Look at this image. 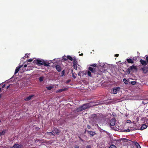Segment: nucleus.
I'll use <instances>...</instances> for the list:
<instances>
[{
  "instance_id": "f257e3e1",
  "label": "nucleus",
  "mask_w": 148,
  "mask_h": 148,
  "mask_svg": "<svg viewBox=\"0 0 148 148\" xmlns=\"http://www.w3.org/2000/svg\"><path fill=\"white\" fill-rule=\"evenodd\" d=\"M103 116V115L102 114H92L91 115L90 118L93 121H96L98 120V116Z\"/></svg>"
},
{
  "instance_id": "ddd939ff",
  "label": "nucleus",
  "mask_w": 148,
  "mask_h": 148,
  "mask_svg": "<svg viewBox=\"0 0 148 148\" xmlns=\"http://www.w3.org/2000/svg\"><path fill=\"white\" fill-rule=\"evenodd\" d=\"M127 62L128 63H131L132 64H133L134 63V62L133 60L132 59L130 58H128L126 60Z\"/></svg>"
},
{
  "instance_id": "6e6552de",
  "label": "nucleus",
  "mask_w": 148,
  "mask_h": 148,
  "mask_svg": "<svg viewBox=\"0 0 148 148\" xmlns=\"http://www.w3.org/2000/svg\"><path fill=\"white\" fill-rule=\"evenodd\" d=\"M143 72L145 73H146L148 72V67L145 66L142 68Z\"/></svg>"
},
{
  "instance_id": "423d86ee",
  "label": "nucleus",
  "mask_w": 148,
  "mask_h": 148,
  "mask_svg": "<svg viewBox=\"0 0 148 148\" xmlns=\"http://www.w3.org/2000/svg\"><path fill=\"white\" fill-rule=\"evenodd\" d=\"M115 124V119H112L110 121V124L111 126H114Z\"/></svg>"
},
{
  "instance_id": "f8f14e48",
  "label": "nucleus",
  "mask_w": 148,
  "mask_h": 148,
  "mask_svg": "<svg viewBox=\"0 0 148 148\" xmlns=\"http://www.w3.org/2000/svg\"><path fill=\"white\" fill-rule=\"evenodd\" d=\"M140 62L143 66H145L147 65V62L143 60L140 59Z\"/></svg>"
},
{
  "instance_id": "f3484780",
  "label": "nucleus",
  "mask_w": 148,
  "mask_h": 148,
  "mask_svg": "<svg viewBox=\"0 0 148 148\" xmlns=\"http://www.w3.org/2000/svg\"><path fill=\"white\" fill-rule=\"evenodd\" d=\"M22 67V66H19L16 67L15 72L14 73V75L16 74L19 71L20 69Z\"/></svg>"
},
{
  "instance_id": "c9c22d12",
  "label": "nucleus",
  "mask_w": 148,
  "mask_h": 148,
  "mask_svg": "<svg viewBox=\"0 0 148 148\" xmlns=\"http://www.w3.org/2000/svg\"><path fill=\"white\" fill-rule=\"evenodd\" d=\"M30 54V53H26V54H25V57L27 58H29V55Z\"/></svg>"
},
{
  "instance_id": "2f4dec72",
  "label": "nucleus",
  "mask_w": 148,
  "mask_h": 148,
  "mask_svg": "<svg viewBox=\"0 0 148 148\" xmlns=\"http://www.w3.org/2000/svg\"><path fill=\"white\" fill-rule=\"evenodd\" d=\"M109 148H116V146H115L114 145H111Z\"/></svg>"
},
{
  "instance_id": "72a5a7b5",
  "label": "nucleus",
  "mask_w": 148,
  "mask_h": 148,
  "mask_svg": "<svg viewBox=\"0 0 148 148\" xmlns=\"http://www.w3.org/2000/svg\"><path fill=\"white\" fill-rule=\"evenodd\" d=\"M53 88V87L51 86H49L48 87H47V88L48 90H51Z\"/></svg>"
},
{
  "instance_id": "f03ea898",
  "label": "nucleus",
  "mask_w": 148,
  "mask_h": 148,
  "mask_svg": "<svg viewBox=\"0 0 148 148\" xmlns=\"http://www.w3.org/2000/svg\"><path fill=\"white\" fill-rule=\"evenodd\" d=\"M120 89V88L119 87H115L112 89L111 91L112 93L116 94L118 91H119Z\"/></svg>"
},
{
  "instance_id": "58836bf2",
  "label": "nucleus",
  "mask_w": 148,
  "mask_h": 148,
  "mask_svg": "<svg viewBox=\"0 0 148 148\" xmlns=\"http://www.w3.org/2000/svg\"><path fill=\"white\" fill-rule=\"evenodd\" d=\"M131 83L132 84L134 85L136 84V82L134 81H132L131 82Z\"/></svg>"
},
{
  "instance_id": "dca6fc26",
  "label": "nucleus",
  "mask_w": 148,
  "mask_h": 148,
  "mask_svg": "<svg viewBox=\"0 0 148 148\" xmlns=\"http://www.w3.org/2000/svg\"><path fill=\"white\" fill-rule=\"evenodd\" d=\"M130 69L131 71H133L134 70H137V68L136 66L133 65L131 66H130Z\"/></svg>"
},
{
  "instance_id": "2eb2a0df",
  "label": "nucleus",
  "mask_w": 148,
  "mask_h": 148,
  "mask_svg": "<svg viewBox=\"0 0 148 148\" xmlns=\"http://www.w3.org/2000/svg\"><path fill=\"white\" fill-rule=\"evenodd\" d=\"M88 69L92 73H95L96 72V70L95 69L89 67Z\"/></svg>"
},
{
  "instance_id": "9d476101",
  "label": "nucleus",
  "mask_w": 148,
  "mask_h": 148,
  "mask_svg": "<svg viewBox=\"0 0 148 148\" xmlns=\"http://www.w3.org/2000/svg\"><path fill=\"white\" fill-rule=\"evenodd\" d=\"M44 61L43 60H40L37 59L36 60V63L38 64L43 65V63Z\"/></svg>"
},
{
  "instance_id": "3c124183",
  "label": "nucleus",
  "mask_w": 148,
  "mask_h": 148,
  "mask_svg": "<svg viewBox=\"0 0 148 148\" xmlns=\"http://www.w3.org/2000/svg\"><path fill=\"white\" fill-rule=\"evenodd\" d=\"M5 84H4L2 86V88H4L5 87Z\"/></svg>"
},
{
  "instance_id": "a878e982",
  "label": "nucleus",
  "mask_w": 148,
  "mask_h": 148,
  "mask_svg": "<svg viewBox=\"0 0 148 148\" xmlns=\"http://www.w3.org/2000/svg\"><path fill=\"white\" fill-rule=\"evenodd\" d=\"M61 77L64 76L65 75V70H63L62 71L61 73Z\"/></svg>"
},
{
  "instance_id": "7c9ffc66",
  "label": "nucleus",
  "mask_w": 148,
  "mask_h": 148,
  "mask_svg": "<svg viewBox=\"0 0 148 148\" xmlns=\"http://www.w3.org/2000/svg\"><path fill=\"white\" fill-rule=\"evenodd\" d=\"M43 79H44V77L42 76V77H40L39 78V81L40 82H41L42 81H43Z\"/></svg>"
},
{
  "instance_id": "1a4fd4ad",
  "label": "nucleus",
  "mask_w": 148,
  "mask_h": 148,
  "mask_svg": "<svg viewBox=\"0 0 148 148\" xmlns=\"http://www.w3.org/2000/svg\"><path fill=\"white\" fill-rule=\"evenodd\" d=\"M34 96V95H31L29 97H27L25 99V100L26 101H29L31 100L32 97Z\"/></svg>"
},
{
  "instance_id": "4be33fe9",
  "label": "nucleus",
  "mask_w": 148,
  "mask_h": 148,
  "mask_svg": "<svg viewBox=\"0 0 148 148\" xmlns=\"http://www.w3.org/2000/svg\"><path fill=\"white\" fill-rule=\"evenodd\" d=\"M83 109H82V107L81 106L78 108L76 110V112H80L82 110H83Z\"/></svg>"
},
{
  "instance_id": "8fccbe9b",
  "label": "nucleus",
  "mask_w": 148,
  "mask_h": 148,
  "mask_svg": "<svg viewBox=\"0 0 148 148\" xmlns=\"http://www.w3.org/2000/svg\"><path fill=\"white\" fill-rule=\"evenodd\" d=\"M130 127V128H131V129H130V130H133V129L134 128L132 127Z\"/></svg>"
},
{
  "instance_id": "37998d69",
  "label": "nucleus",
  "mask_w": 148,
  "mask_h": 148,
  "mask_svg": "<svg viewBox=\"0 0 148 148\" xmlns=\"http://www.w3.org/2000/svg\"><path fill=\"white\" fill-rule=\"evenodd\" d=\"M74 148H79V146L78 145H75L74 146Z\"/></svg>"
},
{
  "instance_id": "13d9d810",
  "label": "nucleus",
  "mask_w": 148,
  "mask_h": 148,
  "mask_svg": "<svg viewBox=\"0 0 148 148\" xmlns=\"http://www.w3.org/2000/svg\"><path fill=\"white\" fill-rule=\"evenodd\" d=\"M1 88H0V91H1Z\"/></svg>"
},
{
  "instance_id": "0eeeda50",
  "label": "nucleus",
  "mask_w": 148,
  "mask_h": 148,
  "mask_svg": "<svg viewBox=\"0 0 148 148\" xmlns=\"http://www.w3.org/2000/svg\"><path fill=\"white\" fill-rule=\"evenodd\" d=\"M87 132L89 134L90 137H92L94 135L96 134V133L95 132L90 131L88 130H87Z\"/></svg>"
},
{
  "instance_id": "aec40b11",
  "label": "nucleus",
  "mask_w": 148,
  "mask_h": 148,
  "mask_svg": "<svg viewBox=\"0 0 148 148\" xmlns=\"http://www.w3.org/2000/svg\"><path fill=\"white\" fill-rule=\"evenodd\" d=\"M133 143H134V145L136 146L137 148H141L140 146L138 143L135 141H134Z\"/></svg>"
},
{
  "instance_id": "49530a36",
  "label": "nucleus",
  "mask_w": 148,
  "mask_h": 148,
  "mask_svg": "<svg viewBox=\"0 0 148 148\" xmlns=\"http://www.w3.org/2000/svg\"><path fill=\"white\" fill-rule=\"evenodd\" d=\"M127 123H131V121L130 120H127Z\"/></svg>"
},
{
  "instance_id": "4c0bfd02",
  "label": "nucleus",
  "mask_w": 148,
  "mask_h": 148,
  "mask_svg": "<svg viewBox=\"0 0 148 148\" xmlns=\"http://www.w3.org/2000/svg\"><path fill=\"white\" fill-rule=\"evenodd\" d=\"M146 58V60L147 63L148 64V56L147 55H146L145 56Z\"/></svg>"
},
{
  "instance_id": "4468645a",
  "label": "nucleus",
  "mask_w": 148,
  "mask_h": 148,
  "mask_svg": "<svg viewBox=\"0 0 148 148\" xmlns=\"http://www.w3.org/2000/svg\"><path fill=\"white\" fill-rule=\"evenodd\" d=\"M52 132L56 134H58L60 132V131L57 128L54 127L53 128V130L52 131Z\"/></svg>"
},
{
  "instance_id": "79ce46f5",
  "label": "nucleus",
  "mask_w": 148,
  "mask_h": 148,
  "mask_svg": "<svg viewBox=\"0 0 148 148\" xmlns=\"http://www.w3.org/2000/svg\"><path fill=\"white\" fill-rule=\"evenodd\" d=\"M96 64H93L91 65L90 66H92L93 67H95L96 66Z\"/></svg>"
},
{
  "instance_id": "7ed1b4c3",
  "label": "nucleus",
  "mask_w": 148,
  "mask_h": 148,
  "mask_svg": "<svg viewBox=\"0 0 148 148\" xmlns=\"http://www.w3.org/2000/svg\"><path fill=\"white\" fill-rule=\"evenodd\" d=\"M91 106L89 104V103L84 104L81 106L83 110H86L88 108H89L91 107Z\"/></svg>"
},
{
  "instance_id": "c756f323",
  "label": "nucleus",
  "mask_w": 148,
  "mask_h": 148,
  "mask_svg": "<svg viewBox=\"0 0 148 148\" xmlns=\"http://www.w3.org/2000/svg\"><path fill=\"white\" fill-rule=\"evenodd\" d=\"M5 133V131H3L0 132V136L3 135Z\"/></svg>"
},
{
  "instance_id": "603ef678",
  "label": "nucleus",
  "mask_w": 148,
  "mask_h": 148,
  "mask_svg": "<svg viewBox=\"0 0 148 148\" xmlns=\"http://www.w3.org/2000/svg\"><path fill=\"white\" fill-rule=\"evenodd\" d=\"M27 66V65L26 64H25L24 65V68H25Z\"/></svg>"
},
{
  "instance_id": "6e6d98bb",
  "label": "nucleus",
  "mask_w": 148,
  "mask_h": 148,
  "mask_svg": "<svg viewBox=\"0 0 148 148\" xmlns=\"http://www.w3.org/2000/svg\"><path fill=\"white\" fill-rule=\"evenodd\" d=\"M2 96V94H0V99L1 98Z\"/></svg>"
},
{
  "instance_id": "20e7f679",
  "label": "nucleus",
  "mask_w": 148,
  "mask_h": 148,
  "mask_svg": "<svg viewBox=\"0 0 148 148\" xmlns=\"http://www.w3.org/2000/svg\"><path fill=\"white\" fill-rule=\"evenodd\" d=\"M73 66L74 68L76 70H77V62L76 59L75 58H73Z\"/></svg>"
},
{
  "instance_id": "a19ab883",
  "label": "nucleus",
  "mask_w": 148,
  "mask_h": 148,
  "mask_svg": "<svg viewBox=\"0 0 148 148\" xmlns=\"http://www.w3.org/2000/svg\"><path fill=\"white\" fill-rule=\"evenodd\" d=\"M48 133L50 135H54V134L52 132H48Z\"/></svg>"
},
{
  "instance_id": "f704fd0d",
  "label": "nucleus",
  "mask_w": 148,
  "mask_h": 148,
  "mask_svg": "<svg viewBox=\"0 0 148 148\" xmlns=\"http://www.w3.org/2000/svg\"><path fill=\"white\" fill-rule=\"evenodd\" d=\"M33 60L32 59H29L27 60L26 62H27V63H28V62H31L32 61H33Z\"/></svg>"
},
{
  "instance_id": "e433bc0d",
  "label": "nucleus",
  "mask_w": 148,
  "mask_h": 148,
  "mask_svg": "<svg viewBox=\"0 0 148 148\" xmlns=\"http://www.w3.org/2000/svg\"><path fill=\"white\" fill-rule=\"evenodd\" d=\"M147 103V102H146V100H144L142 102V103L144 104H145Z\"/></svg>"
},
{
  "instance_id": "c03bdc74",
  "label": "nucleus",
  "mask_w": 148,
  "mask_h": 148,
  "mask_svg": "<svg viewBox=\"0 0 148 148\" xmlns=\"http://www.w3.org/2000/svg\"><path fill=\"white\" fill-rule=\"evenodd\" d=\"M91 148V146L90 145H87L86 147V148Z\"/></svg>"
},
{
  "instance_id": "a18cd8bd",
  "label": "nucleus",
  "mask_w": 148,
  "mask_h": 148,
  "mask_svg": "<svg viewBox=\"0 0 148 148\" xmlns=\"http://www.w3.org/2000/svg\"><path fill=\"white\" fill-rule=\"evenodd\" d=\"M87 127L88 129H90L91 128V126L90 125H87Z\"/></svg>"
},
{
  "instance_id": "cd10ccee",
  "label": "nucleus",
  "mask_w": 148,
  "mask_h": 148,
  "mask_svg": "<svg viewBox=\"0 0 148 148\" xmlns=\"http://www.w3.org/2000/svg\"><path fill=\"white\" fill-rule=\"evenodd\" d=\"M123 81L124 83L125 84H127L128 83V81L125 78L123 79Z\"/></svg>"
},
{
  "instance_id": "ea45409f",
  "label": "nucleus",
  "mask_w": 148,
  "mask_h": 148,
  "mask_svg": "<svg viewBox=\"0 0 148 148\" xmlns=\"http://www.w3.org/2000/svg\"><path fill=\"white\" fill-rule=\"evenodd\" d=\"M82 73H83V72H81V71L79 72L78 74V75L79 76H81L82 75Z\"/></svg>"
},
{
  "instance_id": "5fc2aeb1",
  "label": "nucleus",
  "mask_w": 148,
  "mask_h": 148,
  "mask_svg": "<svg viewBox=\"0 0 148 148\" xmlns=\"http://www.w3.org/2000/svg\"><path fill=\"white\" fill-rule=\"evenodd\" d=\"M9 87H10V85L8 86L7 87H6V89H8V88Z\"/></svg>"
},
{
  "instance_id": "412c9836",
  "label": "nucleus",
  "mask_w": 148,
  "mask_h": 148,
  "mask_svg": "<svg viewBox=\"0 0 148 148\" xmlns=\"http://www.w3.org/2000/svg\"><path fill=\"white\" fill-rule=\"evenodd\" d=\"M147 127V126L145 124H143L142 125L141 128L140 129L141 130H143L145 129H146Z\"/></svg>"
},
{
  "instance_id": "473e14b6",
  "label": "nucleus",
  "mask_w": 148,
  "mask_h": 148,
  "mask_svg": "<svg viewBox=\"0 0 148 148\" xmlns=\"http://www.w3.org/2000/svg\"><path fill=\"white\" fill-rule=\"evenodd\" d=\"M63 58L65 61H66L67 60V56H64L63 57Z\"/></svg>"
},
{
  "instance_id": "de8ad7c7",
  "label": "nucleus",
  "mask_w": 148,
  "mask_h": 148,
  "mask_svg": "<svg viewBox=\"0 0 148 148\" xmlns=\"http://www.w3.org/2000/svg\"><path fill=\"white\" fill-rule=\"evenodd\" d=\"M72 76H73V77L75 79L76 78V77L75 76L74 74L73 73H72Z\"/></svg>"
},
{
  "instance_id": "bf43d9fd",
  "label": "nucleus",
  "mask_w": 148,
  "mask_h": 148,
  "mask_svg": "<svg viewBox=\"0 0 148 148\" xmlns=\"http://www.w3.org/2000/svg\"><path fill=\"white\" fill-rule=\"evenodd\" d=\"M1 122V121L0 120V123Z\"/></svg>"
},
{
  "instance_id": "a211bd4d",
  "label": "nucleus",
  "mask_w": 148,
  "mask_h": 148,
  "mask_svg": "<svg viewBox=\"0 0 148 148\" xmlns=\"http://www.w3.org/2000/svg\"><path fill=\"white\" fill-rule=\"evenodd\" d=\"M66 90V88L60 89H59V90H57L56 91V93L61 92H62L63 91H65Z\"/></svg>"
},
{
  "instance_id": "9b49d317",
  "label": "nucleus",
  "mask_w": 148,
  "mask_h": 148,
  "mask_svg": "<svg viewBox=\"0 0 148 148\" xmlns=\"http://www.w3.org/2000/svg\"><path fill=\"white\" fill-rule=\"evenodd\" d=\"M55 68L58 71L60 72L62 70V68L60 66L57 65L55 66Z\"/></svg>"
},
{
  "instance_id": "4d7b16f0",
  "label": "nucleus",
  "mask_w": 148,
  "mask_h": 148,
  "mask_svg": "<svg viewBox=\"0 0 148 148\" xmlns=\"http://www.w3.org/2000/svg\"><path fill=\"white\" fill-rule=\"evenodd\" d=\"M87 130H86V129H85V133L86 132H87Z\"/></svg>"
},
{
  "instance_id": "b1692460",
  "label": "nucleus",
  "mask_w": 148,
  "mask_h": 148,
  "mask_svg": "<svg viewBox=\"0 0 148 148\" xmlns=\"http://www.w3.org/2000/svg\"><path fill=\"white\" fill-rule=\"evenodd\" d=\"M49 63L48 62H45L44 61V62L43 63V65L46 66H49Z\"/></svg>"
},
{
  "instance_id": "864d4df0",
  "label": "nucleus",
  "mask_w": 148,
  "mask_h": 148,
  "mask_svg": "<svg viewBox=\"0 0 148 148\" xmlns=\"http://www.w3.org/2000/svg\"><path fill=\"white\" fill-rule=\"evenodd\" d=\"M83 53H82L81 54H79V56H83Z\"/></svg>"
},
{
  "instance_id": "6ab92c4d",
  "label": "nucleus",
  "mask_w": 148,
  "mask_h": 148,
  "mask_svg": "<svg viewBox=\"0 0 148 148\" xmlns=\"http://www.w3.org/2000/svg\"><path fill=\"white\" fill-rule=\"evenodd\" d=\"M136 128L133 129V130H130V129H128L127 130H124V132H127L130 131H132L134 130H136Z\"/></svg>"
},
{
  "instance_id": "393cba45",
  "label": "nucleus",
  "mask_w": 148,
  "mask_h": 148,
  "mask_svg": "<svg viewBox=\"0 0 148 148\" xmlns=\"http://www.w3.org/2000/svg\"><path fill=\"white\" fill-rule=\"evenodd\" d=\"M131 70L130 69V67H129L126 70V72L127 73L129 74Z\"/></svg>"
},
{
  "instance_id": "09e8293b",
  "label": "nucleus",
  "mask_w": 148,
  "mask_h": 148,
  "mask_svg": "<svg viewBox=\"0 0 148 148\" xmlns=\"http://www.w3.org/2000/svg\"><path fill=\"white\" fill-rule=\"evenodd\" d=\"M119 56V54H115L114 56L116 57H118Z\"/></svg>"
},
{
  "instance_id": "bb28decb",
  "label": "nucleus",
  "mask_w": 148,
  "mask_h": 148,
  "mask_svg": "<svg viewBox=\"0 0 148 148\" xmlns=\"http://www.w3.org/2000/svg\"><path fill=\"white\" fill-rule=\"evenodd\" d=\"M88 76L90 77H92V75L91 72H90V71H88V72H87V74Z\"/></svg>"
},
{
  "instance_id": "c85d7f7f",
  "label": "nucleus",
  "mask_w": 148,
  "mask_h": 148,
  "mask_svg": "<svg viewBox=\"0 0 148 148\" xmlns=\"http://www.w3.org/2000/svg\"><path fill=\"white\" fill-rule=\"evenodd\" d=\"M81 72H84V73H82V75L83 76L84 75H86L87 74V72L84 71H82Z\"/></svg>"
},
{
  "instance_id": "39448f33",
  "label": "nucleus",
  "mask_w": 148,
  "mask_h": 148,
  "mask_svg": "<svg viewBox=\"0 0 148 148\" xmlns=\"http://www.w3.org/2000/svg\"><path fill=\"white\" fill-rule=\"evenodd\" d=\"M23 147L22 145L15 144L12 148H21Z\"/></svg>"
},
{
  "instance_id": "5701e85b",
  "label": "nucleus",
  "mask_w": 148,
  "mask_h": 148,
  "mask_svg": "<svg viewBox=\"0 0 148 148\" xmlns=\"http://www.w3.org/2000/svg\"><path fill=\"white\" fill-rule=\"evenodd\" d=\"M67 60L69 59L71 61H72L73 60V58L71 56H67Z\"/></svg>"
}]
</instances>
